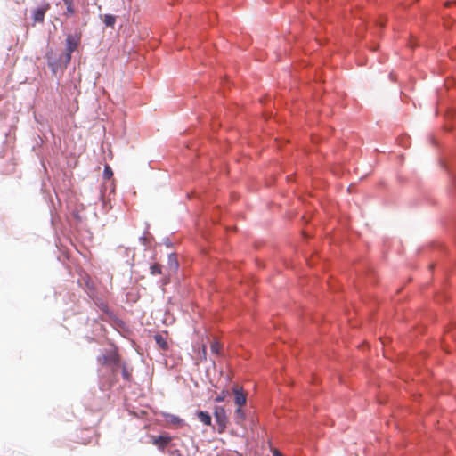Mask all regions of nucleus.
Segmentation results:
<instances>
[{"instance_id": "nucleus-1", "label": "nucleus", "mask_w": 456, "mask_h": 456, "mask_svg": "<svg viewBox=\"0 0 456 456\" xmlns=\"http://www.w3.org/2000/svg\"><path fill=\"white\" fill-rule=\"evenodd\" d=\"M80 43V36L79 35H72L69 34L66 37V53H63L64 57V66L67 67V65L70 62L71 60V54L73 52H75Z\"/></svg>"}, {"instance_id": "nucleus-2", "label": "nucleus", "mask_w": 456, "mask_h": 456, "mask_svg": "<svg viewBox=\"0 0 456 456\" xmlns=\"http://www.w3.org/2000/svg\"><path fill=\"white\" fill-rule=\"evenodd\" d=\"M46 61H47V66L50 69L53 75H56L58 71L61 68H66L64 66V57L63 54H61L59 56L53 53V52H49L46 53Z\"/></svg>"}, {"instance_id": "nucleus-3", "label": "nucleus", "mask_w": 456, "mask_h": 456, "mask_svg": "<svg viewBox=\"0 0 456 456\" xmlns=\"http://www.w3.org/2000/svg\"><path fill=\"white\" fill-rule=\"evenodd\" d=\"M214 416L218 426V432H224L227 426V416L224 408L222 406H216L214 410Z\"/></svg>"}, {"instance_id": "nucleus-4", "label": "nucleus", "mask_w": 456, "mask_h": 456, "mask_svg": "<svg viewBox=\"0 0 456 456\" xmlns=\"http://www.w3.org/2000/svg\"><path fill=\"white\" fill-rule=\"evenodd\" d=\"M98 361L103 364L110 365L113 368H118L121 364L120 359L116 353L103 354L102 356L98 357Z\"/></svg>"}, {"instance_id": "nucleus-5", "label": "nucleus", "mask_w": 456, "mask_h": 456, "mask_svg": "<svg viewBox=\"0 0 456 456\" xmlns=\"http://www.w3.org/2000/svg\"><path fill=\"white\" fill-rule=\"evenodd\" d=\"M50 4L44 3L41 6L36 8L32 12V17L35 22H43L45 12L49 10Z\"/></svg>"}, {"instance_id": "nucleus-6", "label": "nucleus", "mask_w": 456, "mask_h": 456, "mask_svg": "<svg viewBox=\"0 0 456 456\" xmlns=\"http://www.w3.org/2000/svg\"><path fill=\"white\" fill-rule=\"evenodd\" d=\"M232 392L234 394V403L238 405V407L243 406L247 402V396L243 392L242 387L234 386L232 387Z\"/></svg>"}, {"instance_id": "nucleus-7", "label": "nucleus", "mask_w": 456, "mask_h": 456, "mask_svg": "<svg viewBox=\"0 0 456 456\" xmlns=\"http://www.w3.org/2000/svg\"><path fill=\"white\" fill-rule=\"evenodd\" d=\"M167 268L172 273H176L179 268V263L175 253H170L167 256Z\"/></svg>"}, {"instance_id": "nucleus-8", "label": "nucleus", "mask_w": 456, "mask_h": 456, "mask_svg": "<svg viewBox=\"0 0 456 456\" xmlns=\"http://www.w3.org/2000/svg\"><path fill=\"white\" fill-rule=\"evenodd\" d=\"M170 436L161 435L157 437H154L153 444L158 446L159 450H164L167 447V445L170 443Z\"/></svg>"}, {"instance_id": "nucleus-9", "label": "nucleus", "mask_w": 456, "mask_h": 456, "mask_svg": "<svg viewBox=\"0 0 456 456\" xmlns=\"http://www.w3.org/2000/svg\"><path fill=\"white\" fill-rule=\"evenodd\" d=\"M197 417L200 421H201L206 426H210L212 423L211 415L208 411H199L197 412Z\"/></svg>"}, {"instance_id": "nucleus-10", "label": "nucleus", "mask_w": 456, "mask_h": 456, "mask_svg": "<svg viewBox=\"0 0 456 456\" xmlns=\"http://www.w3.org/2000/svg\"><path fill=\"white\" fill-rule=\"evenodd\" d=\"M246 419V414L241 407H238L234 412V420L236 424L240 425Z\"/></svg>"}, {"instance_id": "nucleus-11", "label": "nucleus", "mask_w": 456, "mask_h": 456, "mask_svg": "<svg viewBox=\"0 0 456 456\" xmlns=\"http://www.w3.org/2000/svg\"><path fill=\"white\" fill-rule=\"evenodd\" d=\"M154 339H155V342L156 344L163 350H167L168 349V344L166 340V338L160 335V334H156L154 336Z\"/></svg>"}, {"instance_id": "nucleus-12", "label": "nucleus", "mask_w": 456, "mask_h": 456, "mask_svg": "<svg viewBox=\"0 0 456 456\" xmlns=\"http://www.w3.org/2000/svg\"><path fill=\"white\" fill-rule=\"evenodd\" d=\"M102 18V21L105 24L106 27L113 28L116 23V16L113 14H104L103 16L101 15Z\"/></svg>"}, {"instance_id": "nucleus-13", "label": "nucleus", "mask_w": 456, "mask_h": 456, "mask_svg": "<svg viewBox=\"0 0 456 456\" xmlns=\"http://www.w3.org/2000/svg\"><path fill=\"white\" fill-rule=\"evenodd\" d=\"M167 421L170 424L179 426L183 423V420L176 415L168 414L167 416Z\"/></svg>"}, {"instance_id": "nucleus-14", "label": "nucleus", "mask_w": 456, "mask_h": 456, "mask_svg": "<svg viewBox=\"0 0 456 456\" xmlns=\"http://www.w3.org/2000/svg\"><path fill=\"white\" fill-rule=\"evenodd\" d=\"M150 273L151 275L162 274V267L159 264L154 263L150 265Z\"/></svg>"}, {"instance_id": "nucleus-15", "label": "nucleus", "mask_w": 456, "mask_h": 456, "mask_svg": "<svg viewBox=\"0 0 456 456\" xmlns=\"http://www.w3.org/2000/svg\"><path fill=\"white\" fill-rule=\"evenodd\" d=\"M64 4L66 5L67 14L72 15L75 13V9L73 7V0H63Z\"/></svg>"}, {"instance_id": "nucleus-16", "label": "nucleus", "mask_w": 456, "mask_h": 456, "mask_svg": "<svg viewBox=\"0 0 456 456\" xmlns=\"http://www.w3.org/2000/svg\"><path fill=\"white\" fill-rule=\"evenodd\" d=\"M122 377L126 381H130L132 378L131 371L127 369V367L123 364L122 365V371H121Z\"/></svg>"}, {"instance_id": "nucleus-17", "label": "nucleus", "mask_w": 456, "mask_h": 456, "mask_svg": "<svg viewBox=\"0 0 456 456\" xmlns=\"http://www.w3.org/2000/svg\"><path fill=\"white\" fill-rule=\"evenodd\" d=\"M229 395V392L227 390H223L220 394L216 395L215 398V402L222 403L225 401L226 397Z\"/></svg>"}, {"instance_id": "nucleus-18", "label": "nucleus", "mask_w": 456, "mask_h": 456, "mask_svg": "<svg viewBox=\"0 0 456 456\" xmlns=\"http://www.w3.org/2000/svg\"><path fill=\"white\" fill-rule=\"evenodd\" d=\"M211 352L216 354H220L221 345L218 341H214L210 346Z\"/></svg>"}, {"instance_id": "nucleus-19", "label": "nucleus", "mask_w": 456, "mask_h": 456, "mask_svg": "<svg viewBox=\"0 0 456 456\" xmlns=\"http://www.w3.org/2000/svg\"><path fill=\"white\" fill-rule=\"evenodd\" d=\"M113 175V171L111 169V167L108 165H106L104 167V170H103V178L104 179H110V177H112Z\"/></svg>"}, {"instance_id": "nucleus-20", "label": "nucleus", "mask_w": 456, "mask_h": 456, "mask_svg": "<svg viewBox=\"0 0 456 456\" xmlns=\"http://www.w3.org/2000/svg\"><path fill=\"white\" fill-rule=\"evenodd\" d=\"M170 282V278L168 275H165L160 281L159 283L162 287L167 285Z\"/></svg>"}, {"instance_id": "nucleus-21", "label": "nucleus", "mask_w": 456, "mask_h": 456, "mask_svg": "<svg viewBox=\"0 0 456 456\" xmlns=\"http://www.w3.org/2000/svg\"><path fill=\"white\" fill-rule=\"evenodd\" d=\"M162 243H163L164 245H166L167 248H173V246H174V244H173V242L171 241V240H170L169 238H167V237H166V238H164V239H163Z\"/></svg>"}, {"instance_id": "nucleus-22", "label": "nucleus", "mask_w": 456, "mask_h": 456, "mask_svg": "<svg viewBox=\"0 0 456 456\" xmlns=\"http://www.w3.org/2000/svg\"><path fill=\"white\" fill-rule=\"evenodd\" d=\"M273 456H283V454L278 449H273Z\"/></svg>"}, {"instance_id": "nucleus-23", "label": "nucleus", "mask_w": 456, "mask_h": 456, "mask_svg": "<svg viewBox=\"0 0 456 456\" xmlns=\"http://www.w3.org/2000/svg\"><path fill=\"white\" fill-rule=\"evenodd\" d=\"M451 179H452V183L453 184V187H454V189L456 191V175H453V174H451Z\"/></svg>"}, {"instance_id": "nucleus-24", "label": "nucleus", "mask_w": 456, "mask_h": 456, "mask_svg": "<svg viewBox=\"0 0 456 456\" xmlns=\"http://www.w3.org/2000/svg\"><path fill=\"white\" fill-rule=\"evenodd\" d=\"M139 240H140V241H141V243H142V245H146V244H147V239L145 238V236H144V235L141 236V237L139 238Z\"/></svg>"}, {"instance_id": "nucleus-25", "label": "nucleus", "mask_w": 456, "mask_h": 456, "mask_svg": "<svg viewBox=\"0 0 456 456\" xmlns=\"http://www.w3.org/2000/svg\"><path fill=\"white\" fill-rule=\"evenodd\" d=\"M74 217L77 220H80V216H79L78 213H74Z\"/></svg>"}, {"instance_id": "nucleus-26", "label": "nucleus", "mask_w": 456, "mask_h": 456, "mask_svg": "<svg viewBox=\"0 0 456 456\" xmlns=\"http://www.w3.org/2000/svg\"><path fill=\"white\" fill-rule=\"evenodd\" d=\"M443 165H444V168L446 169L448 172H450L449 167L446 164H443Z\"/></svg>"}, {"instance_id": "nucleus-27", "label": "nucleus", "mask_w": 456, "mask_h": 456, "mask_svg": "<svg viewBox=\"0 0 456 456\" xmlns=\"http://www.w3.org/2000/svg\"><path fill=\"white\" fill-rule=\"evenodd\" d=\"M86 285H87V287H88L90 289H93V287H92V286H91V284H90V281H86Z\"/></svg>"}, {"instance_id": "nucleus-28", "label": "nucleus", "mask_w": 456, "mask_h": 456, "mask_svg": "<svg viewBox=\"0 0 456 456\" xmlns=\"http://www.w3.org/2000/svg\"><path fill=\"white\" fill-rule=\"evenodd\" d=\"M51 222H52V224H53V223H54V219H53V216H52V220H51Z\"/></svg>"}]
</instances>
